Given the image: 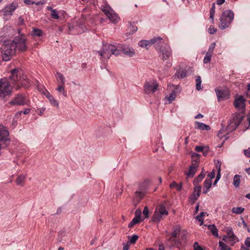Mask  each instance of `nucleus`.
Returning a JSON list of instances; mask_svg holds the SVG:
<instances>
[{
    "mask_svg": "<svg viewBox=\"0 0 250 250\" xmlns=\"http://www.w3.org/2000/svg\"><path fill=\"white\" fill-rule=\"evenodd\" d=\"M187 235L188 232L185 229H182L180 226L174 227L171 235L167 240V246L170 249L173 247L180 248L186 243Z\"/></svg>",
    "mask_w": 250,
    "mask_h": 250,
    "instance_id": "nucleus-1",
    "label": "nucleus"
},
{
    "mask_svg": "<svg viewBox=\"0 0 250 250\" xmlns=\"http://www.w3.org/2000/svg\"><path fill=\"white\" fill-rule=\"evenodd\" d=\"M16 52L14 44L13 41H5L2 46L1 56L2 60L4 61H9L12 56H13Z\"/></svg>",
    "mask_w": 250,
    "mask_h": 250,
    "instance_id": "nucleus-2",
    "label": "nucleus"
},
{
    "mask_svg": "<svg viewBox=\"0 0 250 250\" xmlns=\"http://www.w3.org/2000/svg\"><path fill=\"white\" fill-rule=\"evenodd\" d=\"M160 39L161 41L158 43V46L155 47V49L160 52L159 56L161 59L167 60L171 56L172 50L170 46L163 38L160 37Z\"/></svg>",
    "mask_w": 250,
    "mask_h": 250,
    "instance_id": "nucleus-3",
    "label": "nucleus"
},
{
    "mask_svg": "<svg viewBox=\"0 0 250 250\" xmlns=\"http://www.w3.org/2000/svg\"><path fill=\"white\" fill-rule=\"evenodd\" d=\"M234 17V13L231 10L224 11L220 19L219 27L222 29L228 27L233 20Z\"/></svg>",
    "mask_w": 250,
    "mask_h": 250,
    "instance_id": "nucleus-4",
    "label": "nucleus"
},
{
    "mask_svg": "<svg viewBox=\"0 0 250 250\" xmlns=\"http://www.w3.org/2000/svg\"><path fill=\"white\" fill-rule=\"evenodd\" d=\"M99 54L104 59H108L111 55H117L119 54V50L113 45L111 44H105L104 46L103 51H99Z\"/></svg>",
    "mask_w": 250,
    "mask_h": 250,
    "instance_id": "nucleus-5",
    "label": "nucleus"
},
{
    "mask_svg": "<svg viewBox=\"0 0 250 250\" xmlns=\"http://www.w3.org/2000/svg\"><path fill=\"white\" fill-rule=\"evenodd\" d=\"M12 41L16 50L20 52L27 50V40L24 35L16 36Z\"/></svg>",
    "mask_w": 250,
    "mask_h": 250,
    "instance_id": "nucleus-6",
    "label": "nucleus"
},
{
    "mask_svg": "<svg viewBox=\"0 0 250 250\" xmlns=\"http://www.w3.org/2000/svg\"><path fill=\"white\" fill-rule=\"evenodd\" d=\"M102 10L111 22L116 23L119 21L120 18L118 15L114 12V10L109 6H103Z\"/></svg>",
    "mask_w": 250,
    "mask_h": 250,
    "instance_id": "nucleus-7",
    "label": "nucleus"
},
{
    "mask_svg": "<svg viewBox=\"0 0 250 250\" xmlns=\"http://www.w3.org/2000/svg\"><path fill=\"white\" fill-rule=\"evenodd\" d=\"M199 156V154H196L195 153H193L191 155V157L192 158L191 165L189 167L188 171L186 173V175L188 178H192L197 170V168L199 166V158H197L196 160H195V156H197L198 157Z\"/></svg>",
    "mask_w": 250,
    "mask_h": 250,
    "instance_id": "nucleus-8",
    "label": "nucleus"
},
{
    "mask_svg": "<svg viewBox=\"0 0 250 250\" xmlns=\"http://www.w3.org/2000/svg\"><path fill=\"white\" fill-rule=\"evenodd\" d=\"M168 214V211L166 209L164 205H161L158 206L155 211L153 215L152 219L154 222H159L164 215L167 216Z\"/></svg>",
    "mask_w": 250,
    "mask_h": 250,
    "instance_id": "nucleus-9",
    "label": "nucleus"
},
{
    "mask_svg": "<svg viewBox=\"0 0 250 250\" xmlns=\"http://www.w3.org/2000/svg\"><path fill=\"white\" fill-rule=\"evenodd\" d=\"M161 41L160 37H155L149 41H141L139 42V45L142 48L148 49L152 44H153L154 47L155 48V47L158 46V43L160 42Z\"/></svg>",
    "mask_w": 250,
    "mask_h": 250,
    "instance_id": "nucleus-10",
    "label": "nucleus"
},
{
    "mask_svg": "<svg viewBox=\"0 0 250 250\" xmlns=\"http://www.w3.org/2000/svg\"><path fill=\"white\" fill-rule=\"evenodd\" d=\"M11 87L6 79L0 80V97L5 96L10 93Z\"/></svg>",
    "mask_w": 250,
    "mask_h": 250,
    "instance_id": "nucleus-11",
    "label": "nucleus"
},
{
    "mask_svg": "<svg viewBox=\"0 0 250 250\" xmlns=\"http://www.w3.org/2000/svg\"><path fill=\"white\" fill-rule=\"evenodd\" d=\"M9 132L6 128L2 125H0V154L2 148L5 146V142L7 140Z\"/></svg>",
    "mask_w": 250,
    "mask_h": 250,
    "instance_id": "nucleus-12",
    "label": "nucleus"
},
{
    "mask_svg": "<svg viewBox=\"0 0 250 250\" xmlns=\"http://www.w3.org/2000/svg\"><path fill=\"white\" fill-rule=\"evenodd\" d=\"M215 91L219 102L229 98L230 93L228 88H217L215 89Z\"/></svg>",
    "mask_w": 250,
    "mask_h": 250,
    "instance_id": "nucleus-13",
    "label": "nucleus"
},
{
    "mask_svg": "<svg viewBox=\"0 0 250 250\" xmlns=\"http://www.w3.org/2000/svg\"><path fill=\"white\" fill-rule=\"evenodd\" d=\"M243 120V117L239 114L233 117V120L230 121L228 126L229 131L234 130L240 125Z\"/></svg>",
    "mask_w": 250,
    "mask_h": 250,
    "instance_id": "nucleus-14",
    "label": "nucleus"
},
{
    "mask_svg": "<svg viewBox=\"0 0 250 250\" xmlns=\"http://www.w3.org/2000/svg\"><path fill=\"white\" fill-rule=\"evenodd\" d=\"M27 104V100L22 95H18L11 101L9 104L12 105H22Z\"/></svg>",
    "mask_w": 250,
    "mask_h": 250,
    "instance_id": "nucleus-15",
    "label": "nucleus"
},
{
    "mask_svg": "<svg viewBox=\"0 0 250 250\" xmlns=\"http://www.w3.org/2000/svg\"><path fill=\"white\" fill-rule=\"evenodd\" d=\"M158 84L155 81H150L146 83L144 89L146 93L155 92L157 89Z\"/></svg>",
    "mask_w": 250,
    "mask_h": 250,
    "instance_id": "nucleus-16",
    "label": "nucleus"
},
{
    "mask_svg": "<svg viewBox=\"0 0 250 250\" xmlns=\"http://www.w3.org/2000/svg\"><path fill=\"white\" fill-rule=\"evenodd\" d=\"M228 244L233 246L239 241L238 237L234 234L232 229H228Z\"/></svg>",
    "mask_w": 250,
    "mask_h": 250,
    "instance_id": "nucleus-17",
    "label": "nucleus"
},
{
    "mask_svg": "<svg viewBox=\"0 0 250 250\" xmlns=\"http://www.w3.org/2000/svg\"><path fill=\"white\" fill-rule=\"evenodd\" d=\"M22 73V71L18 69H13L11 72L10 78L14 82H18L19 83L20 80V78H19V75H21Z\"/></svg>",
    "mask_w": 250,
    "mask_h": 250,
    "instance_id": "nucleus-18",
    "label": "nucleus"
},
{
    "mask_svg": "<svg viewBox=\"0 0 250 250\" xmlns=\"http://www.w3.org/2000/svg\"><path fill=\"white\" fill-rule=\"evenodd\" d=\"M234 105L236 108L243 109L245 108V100L243 96H241L235 100Z\"/></svg>",
    "mask_w": 250,
    "mask_h": 250,
    "instance_id": "nucleus-19",
    "label": "nucleus"
},
{
    "mask_svg": "<svg viewBox=\"0 0 250 250\" xmlns=\"http://www.w3.org/2000/svg\"><path fill=\"white\" fill-rule=\"evenodd\" d=\"M44 95L46 97V98L49 100L50 103L52 104V105L55 106L57 108L59 107V105L58 102L48 91H46V92L44 93Z\"/></svg>",
    "mask_w": 250,
    "mask_h": 250,
    "instance_id": "nucleus-20",
    "label": "nucleus"
},
{
    "mask_svg": "<svg viewBox=\"0 0 250 250\" xmlns=\"http://www.w3.org/2000/svg\"><path fill=\"white\" fill-rule=\"evenodd\" d=\"M144 193L142 192H135L133 199L134 204L137 205L140 203L141 200L144 197Z\"/></svg>",
    "mask_w": 250,
    "mask_h": 250,
    "instance_id": "nucleus-21",
    "label": "nucleus"
},
{
    "mask_svg": "<svg viewBox=\"0 0 250 250\" xmlns=\"http://www.w3.org/2000/svg\"><path fill=\"white\" fill-rule=\"evenodd\" d=\"M17 4L16 3H12L7 6L4 9V11L6 15H11L13 11L17 8Z\"/></svg>",
    "mask_w": 250,
    "mask_h": 250,
    "instance_id": "nucleus-22",
    "label": "nucleus"
},
{
    "mask_svg": "<svg viewBox=\"0 0 250 250\" xmlns=\"http://www.w3.org/2000/svg\"><path fill=\"white\" fill-rule=\"evenodd\" d=\"M26 176L23 174H20L17 176L16 183L17 185L23 187L25 182Z\"/></svg>",
    "mask_w": 250,
    "mask_h": 250,
    "instance_id": "nucleus-23",
    "label": "nucleus"
},
{
    "mask_svg": "<svg viewBox=\"0 0 250 250\" xmlns=\"http://www.w3.org/2000/svg\"><path fill=\"white\" fill-rule=\"evenodd\" d=\"M195 124L196 125L195 128L197 129H200L203 130H209L210 129L209 125L202 123L197 121L195 122Z\"/></svg>",
    "mask_w": 250,
    "mask_h": 250,
    "instance_id": "nucleus-24",
    "label": "nucleus"
},
{
    "mask_svg": "<svg viewBox=\"0 0 250 250\" xmlns=\"http://www.w3.org/2000/svg\"><path fill=\"white\" fill-rule=\"evenodd\" d=\"M122 51L125 55L129 57H133L135 54L134 50L132 48L125 47Z\"/></svg>",
    "mask_w": 250,
    "mask_h": 250,
    "instance_id": "nucleus-25",
    "label": "nucleus"
},
{
    "mask_svg": "<svg viewBox=\"0 0 250 250\" xmlns=\"http://www.w3.org/2000/svg\"><path fill=\"white\" fill-rule=\"evenodd\" d=\"M212 185V181L210 179H206L204 182V189L203 193L206 194Z\"/></svg>",
    "mask_w": 250,
    "mask_h": 250,
    "instance_id": "nucleus-26",
    "label": "nucleus"
},
{
    "mask_svg": "<svg viewBox=\"0 0 250 250\" xmlns=\"http://www.w3.org/2000/svg\"><path fill=\"white\" fill-rule=\"evenodd\" d=\"M45 1V0H24V2L27 5L35 4L37 5H39L44 4Z\"/></svg>",
    "mask_w": 250,
    "mask_h": 250,
    "instance_id": "nucleus-27",
    "label": "nucleus"
},
{
    "mask_svg": "<svg viewBox=\"0 0 250 250\" xmlns=\"http://www.w3.org/2000/svg\"><path fill=\"white\" fill-rule=\"evenodd\" d=\"M20 82L21 84L25 87H27L30 85V82L26 76H23L21 77H20Z\"/></svg>",
    "mask_w": 250,
    "mask_h": 250,
    "instance_id": "nucleus-28",
    "label": "nucleus"
},
{
    "mask_svg": "<svg viewBox=\"0 0 250 250\" xmlns=\"http://www.w3.org/2000/svg\"><path fill=\"white\" fill-rule=\"evenodd\" d=\"M141 210L140 209H137L135 211V217L132 219L133 221L136 224H138L139 223L141 220Z\"/></svg>",
    "mask_w": 250,
    "mask_h": 250,
    "instance_id": "nucleus-29",
    "label": "nucleus"
},
{
    "mask_svg": "<svg viewBox=\"0 0 250 250\" xmlns=\"http://www.w3.org/2000/svg\"><path fill=\"white\" fill-rule=\"evenodd\" d=\"M205 175V172L204 171V169H202L201 173L197 176V177L194 180V184L195 186L197 185L199 182H201L202 180L204 178Z\"/></svg>",
    "mask_w": 250,
    "mask_h": 250,
    "instance_id": "nucleus-30",
    "label": "nucleus"
},
{
    "mask_svg": "<svg viewBox=\"0 0 250 250\" xmlns=\"http://www.w3.org/2000/svg\"><path fill=\"white\" fill-rule=\"evenodd\" d=\"M64 85L62 84H58V86L56 88V90L60 93L62 94L64 97H66L67 93L64 89Z\"/></svg>",
    "mask_w": 250,
    "mask_h": 250,
    "instance_id": "nucleus-31",
    "label": "nucleus"
},
{
    "mask_svg": "<svg viewBox=\"0 0 250 250\" xmlns=\"http://www.w3.org/2000/svg\"><path fill=\"white\" fill-rule=\"evenodd\" d=\"M56 77L58 82L60 81V83L58 84H62V85H64L65 78L61 73L57 72Z\"/></svg>",
    "mask_w": 250,
    "mask_h": 250,
    "instance_id": "nucleus-32",
    "label": "nucleus"
},
{
    "mask_svg": "<svg viewBox=\"0 0 250 250\" xmlns=\"http://www.w3.org/2000/svg\"><path fill=\"white\" fill-rule=\"evenodd\" d=\"M241 176L239 175H235L233 178V184L235 187L239 186L241 181Z\"/></svg>",
    "mask_w": 250,
    "mask_h": 250,
    "instance_id": "nucleus-33",
    "label": "nucleus"
},
{
    "mask_svg": "<svg viewBox=\"0 0 250 250\" xmlns=\"http://www.w3.org/2000/svg\"><path fill=\"white\" fill-rule=\"evenodd\" d=\"M208 229L211 231L212 235L215 236H218V229L214 225H208Z\"/></svg>",
    "mask_w": 250,
    "mask_h": 250,
    "instance_id": "nucleus-34",
    "label": "nucleus"
},
{
    "mask_svg": "<svg viewBox=\"0 0 250 250\" xmlns=\"http://www.w3.org/2000/svg\"><path fill=\"white\" fill-rule=\"evenodd\" d=\"M196 88L198 90H201L202 89V86H201L202 80L201 77L198 76L196 77Z\"/></svg>",
    "mask_w": 250,
    "mask_h": 250,
    "instance_id": "nucleus-35",
    "label": "nucleus"
},
{
    "mask_svg": "<svg viewBox=\"0 0 250 250\" xmlns=\"http://www.w3.org/2000/svg\"><path fill=\"white\" fill-rule=\"evenodd\" d=\"M212 54L210 52H207L206 56H205L203 62L204 63H208L210 62L211 59Z\"/></svg>",
    "mask_w": 250,
    "mask_h": 250,
    "instance_id": "nucleus-36",
    "label": "nucleus"
},
{
    "mask_svg": "<svg viewBox=\"0 0 250 250\" xmlns=\"http://www.w3.org/2000/svg\"><path fill=\"white\" fill-rule=\"evenodd\" d=\"M244 211V208L242 207H235L232 208V212L235 214H241Z\"/></svg>",
    "mask_w": 250,
    "mask_h": 250,
    "instance_id": "nucleus-37",
    "label": "nucleus"
},
{
    "mask_svg": "<svg viewBox=\"0 0 250 250\" xmlns=\"http://www.w3.org/2000/svg\"><path fill=\"white\" fill-rule=\"evenodd\" d=\"M170 188H176L177 190L180 191L182 188V184L180 183L179 185H178L175 182H173L169 186Z\"/></svg>",
    "mask_w": 250,
    "mask_h": 250,
    "instance_id": "nucleus-38",
    "label": "nucleus"
},
{
    "mask_svg": "<svg viewBox=\"0 0 250 250\" xmlns=\"http://www.w3.org/2000/svg\"><path fill=\"white\" fill-rule=\"evenodd\" d=\"M219 246L221 250H231L226 244L222 241H219Z\"/></svg>",
    "mask_w": 250,
    "mask_h": 250,
    "instance_id": "nucleus-39",
    "label": "nucleus"
},
{
    "mask_svg": "<svg viewBox=\"0 0 250 250\" xmlns=\"http://www.w3.org/2000/svg\"><path fill=\"white\" fill-rule=\"evenodd\" d=\"M216 167H218V172H217V175L216 180H215V181L214 182V185H216V184L217 183V181L219 180V179H220V176H221V174H220V172H221V164L219 162H218V163L216 165Z\"/></svg>",
    "mask_w": 250,
    "mask_h": 250,
    "instance_id": "nucleus-40",
    "label": "nucleus"
},
{
    "mask_svg": "<svg viewBox=\"0 0 250 250\" xmlns=\"http://www.w3.org/2000/svg\"><path fill=\"white\" fill-rule=\"evenodd\" d=\"M176 97V93L175 90H173L169 95V96L167 98L168 101L171 103L172 101H174Z\"/></svg>",
    "mask_w": 250,
    "mask_h": 250,
    "instance_id": "nucleus-41",
    "label": "nucleus"
},
{
    "mask_svg": "<svg viewBox=\"0 0 250 250\" xmlns=\"http://www.w3.org/2000/svg\"><path fill=\"white\" fill-rule=\"evenodd\" d=\"M187 76V73L186 71L184 70H180L177 73V77L180 78H184L186 77Z\"/></svg>",
    "mask_w": 250,
    "mask_h": 250,
    "instance_id": "nucleus-42",
    "label": "nucleus"
},
{
    "mask_svg": "<svg viewBox=\"0 0 250 250\" xmlns=\"http://www.w3.org/2000/svg\"><path fill=\"white\" fill-rule=\"evenodd\" d=\"M139 237L138 235H133V236H132L130 239H129V241L128 242H129V243L130 244H135V242L137 241V240H138Z\"/></svg>",
    "mask_w": 250,
    "mask_h": 250,
    "instance_id": "nucleus-43",
    "label": "nucleus"
},
{
    "mask_svg": "<svg viewBox=\"0 0 250 250\" xmlns=\"http://www.w3.org/2000/svg\"><path fill=\"white\" fill-rule=\"evenodd\" d=\"M51 17L55 19H59V13L55 9L52 10V12L51 14Z\"/></svg>",
    "mask_w": 250,
    "mask_h": 250,
    "instance_id": "nucleus-44",
    "label": "nucleus"
},
{
    "mask_svg": "<svg viewBox=\"0 0 250 250\" xmlns=\"http://www.w3.org/2000/svg\"><path fill=\"white\" fill-rule=\"evenodd\" d=\"M201 189V187L200 186H197L196 185L194 188L193 193L197 195V197H199L200 194Z\"/></svg>",
    "mask_w": 250,
    "mask_h": 250,
    "instance_id": "nucleus-45",
    "label": "nucleus"
},
{
    "mask_svg": "<svg viewBox=\"0 0 250 250\" xmlns=\"http://www.w3.org/2000/svg\"><path fill=\"white\" fill-rule=\"evenodd\" d=\"M33 34L38 37H40L42 34V32L41 30L38 29H34Z\"/></svg>",
    "mask_w": 250,
    "mask_h": 250,
    "instance_id": "nucleus-46",
    "label": "nucleus"
},
{
    "mask_svg": "<svg viewBox=\"0 0 250 250\" xmlns=\"http://www.w3.org/2000/svg\"><path fill=\"white\" fill-rule=\"evenodd\" d=\"M143 214L146 218H147L148 217L149 211L147 206L145 207L143 211Z\"/></svg>",
    "mask_w": 250,
    "mask_h": 250,
    "instance_id": "nucleus-47",
    "label": "nucleus"
},
{
    "mask_svg": "<svg viewBox=\"0 0 250 250\" xmlns=\"http://www.w3.org/2000/svg\"><path fill=\"white\" fill-rule=\"evenodd\" d=\"M215 45H216L215 42H212L211 44V45L209 46V48H208V52H210V53L213 54V50L215 48Z\"/></svg>",
    "mask_w": 250,
    "mask_h": 250,
    "instance_id": "nucleus-48",
    "label": "nucleus"
},
{
    "mask_svg": "<svg viewBox=\"0 0 250 250\" xmlns=\"http://www.w3.org/2000/svg\"><path fill=\"white\" fill-rule=\"evenodd\" d=\"M193 248L194 250H203L201 246H199L198 242H194L193 244Z\"/></svg>",
    "mask_w": 250,
    "mask_h": 250,
    "instance_id": "nucleus-49",
    "label": "nucleus"
},
{
    "mask_svg": "<svg viewBox=\"0 0 250 250\" xmlns=\"http://www.w3.org/2000/svg\"><path fill=\"white\" fill-rule=\"evenodd\" d=\"M198 197H197V195L195 194H193V195L190 198V202L192 203H194L195 200L197 199Z\"/></svg>",
    "mask_w": 250,
    "mask_h": 250,
    "instance_id": "nucleus-50",
    "label": "nucleus"
},
{
    "mask_svg": "<svg viewBox=\"0 0 250 250\" xmlns=\"http://www.w3.org/2000/svg\"><path fill=\"white\" fill-rule=\"evenodd\" d=\"M215 170H213L210 173L208 174V177L209 178V179L211 180L212 179L215 177Z\"/></svg>",
    "mask_w": 250,
    "mask_h": 250,
    "instance_id": "nucleus-51",
    "label": "nucleus"
},
{
    "mask_svg": "<svg viewBox=\"0 0 250 250\" xmlns=\"http://www.w3.org/2000/svg\"><path fill=\"white\" fill-rule=\"evenodd\" d=\"M244 153L246 157L250 158V148H249L248 149H245Z\"/></svg>",
    "mask_w": 250,
    "mask_h": 250,
    "instance_id": "nucleus-52",
    "label": "nucleus"
},
{
    "mask_svg": "<svg viewBox=\"0 0 250 250\" xmlns=\"http://www.w3.org/2000/svg\"><path fill=\"white\" fill-rule=\"evenodd\" d=\"M204 150V147L202 146H196L195 147V150L197 152H202Z\"/></svg>",
    "mask_w": 250,
    "mask_h": 250,
    "instance_id": "nucleus-53",
    "label": "nucleus"
},
{
    "mask_svg": "<svg viewBox=\"0 0 250 250\" xmlns=\"http://www.w3.org/2000/svg\"><path fill=\"white\" fill-rule=\"evenodd\" d=\"M130 245V244L128 242H127L126 244L124 243L123 250H128Z\"/></svg>",
    "mask_w": 250,
    "mask_h": 250,
    "instance_id": "nucleus-54",
    "label": "nucleus"
},
{
    "mask_svg": "<svg viewBox=\"0 0 250 250\" xmlns=\"http://www.w3.org/2000/svg\"><path fill=\"white\" fill-rule=\"evenodd\" d=\"M196 219L200 222H201L200 223V225H202L203 224V222H204V220L203 219V218L199 216V215H198L197 217H196Z\"/></svg>",
    "mask_w": 250,
    "mask_h": 250,
    "instance_id": "nucleus-55",
    "label": "nucleus"
},
{
    "mask_svg": "<svg viewBox=\"0 0 250 250\" xmlns=\"http://www.w3.org/2000/svg\"><path fill=\"white\" fill-rule=\"evenodd\" d=\"M246 246L250 247V238H247L245 242Z\"/></svg>",
    "mask_w": 250,
    "mask_h": 250,
    "instance_id": "nucleus-56",
    "label": "nucleus"
},
{
    "mask_svg": "<svg viewBox=\"0 0 250 250\" xmlns=\"http://www.w3.org/2000/svg\"><path fill=\"white\" fill-rule=\"evenodd\" d=\"M216 31V30H215L213 27L212 28L210 26L208 29V32L210 34H214Z\"/></svg>",
    "mask_w": 250,
    "mask_h": 250,
    "instance_id": "nucleus-57",
    "label": "nucleus"
},
{
    "mask_svg": "<svg viewBox=\"0 0 250 250\" xmlns=\"http://www.w3.org/2000/svg\"><path fill=\"white\" fill-rule=\"evenodd\" d=\"M215 3H213L212 5L211 8L210 10V13H215Z\"/></svg>",
    "mask_w": 250,
    "mask_h": 250,
    "instance_id": "nucleus-58",
    "label": "nucleus"
},
{
    "mask_svg": "<svg viewBox=\"0 0 250 250\" xmlns=\"http://www.w3.org/2000/svg\"><path fill=\"white\" fill-rule=\"evenodd\" d=\"M228 239H229V237L228 236V231H227V235H224L223 236L222 240H223V241L228 243Z\"/></svg>",
    "mask_w": 250,
    "mask_h": 250,
    "instance_id": "nucleus-59",
    "label": "nucleus"
},
{
    "mask_svg": "<svg viewBox=\"0 0 250 250\" xmlns=\"http://www.w3.org/2000/svg\"><path fill=\"white\" fill-rule=\"evenodd\" d=\"M225 1V0H217L216 3L218 5H222L223 4Z\"/></svg>",
    "mask_w": 250,
    "mask_h": 250,
    "instance_id": "nucleus-60",
    "label": "nucleus"
},
{
    "mask_svg": "<svg viewBox=\"0 0 250 250\" xmlns=\"http://www.w3.org/2000/svg\"><path fill=\"white\" fill-rule=\"evenodd\" d=\"M223 133V131L222 130H220L218 131L217 136L220 139L222 138V136H221V134Z\"/></svg>",
    "mask_w": 250,
    "mask_h": 250,
    "instance_id": "nucleus-61",
    "label": "nucleus"
},
{
    "mask_svg": "<svg viewBox=\"0 0 250 250\" xmlns=\"http://www.w3.org/2000/svg\"><path fill=\"white\" fill-rule=\"evenodd\" d=\"M136 223H135L133 220H132L131 222L128 224V227L129 228H132L135 225Z\"/></svg>",
    "mask_w": 250,
    "mask_h": 250,
    "instance_id": "nucleus-62",
    "label": "nucleus"
},
{
    "mask_svg": "<svg viewBox=\"0 0 250 250\" xmlns=\"http://www.w3.org/2000/svg\"><path fill=\"white\" fill-rule=\"evenodd\" d=\"M242 224H243V227L245 229L247 228L248 227L247 225V224L246 223V222H245V221L243 220V218H242Z\"/></svg>",
    "mask_w": 250,
    "mask_h": 250,
    "instance_id": "nucleus-63",
    "label": "nucleus"
},
{
    "mask_svg": "<svg viewBox=\"0 0 250 250\" xmlns=\"http://www.w3.org/2000/svg\"><path fill=\"white\" fill-rule=\"evenodd\" d=\"M203 117V115L200 113L197 114L196 116H195V118L198 119V118H201Z\"/></svg>",
    "mask_w": 250,
    "mask_h": 250,
    "instance_id": "nucleus-64",
    "label": "nucleus"
}]
</instances>
